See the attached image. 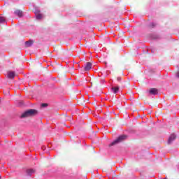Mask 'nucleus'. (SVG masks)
I'll use <instances>...</instances> for the list:
<instances>
[{"label": "nucleus", "mask_w": 179, "mask_h": 179, "mask_svg": "<svg viewBox=\"0 0 179 179\" xmlns=\"http://www.w3.org/2000/svg\"><path fill=\"white\" fill-rule=\"evenodd\" d=\"M38 111L36 109H29L22 113L21 115L22 118H26L27 117H33L36 115Z\"/></svg>", "instance_id": "f257e3e1"}, {"label": "nucleus", "mask_w": 179, "mask_h": 179, "mask_svg": "<svg viewBox=\"0 0 179 179\" xmlns=\"http://www.w3.org/2000/svg\"><path fill=\"white\" fill-rule=\"evenodd\" d=\"M125 138H127V136H125V135L119 136L116 140L113 141L109 145V146H114V145H117V143H120L122 142V141H124Z\"/></svg>", "instance_id": "f03ea898"}, {"label": "nucleus", "mask_w": 179, "mask_h": 179, "mask_svg": "<svg viewBox=\"0 0 179 179\" xmlns=\"http://www.w3.org/2000/svg\"><path fill=\"white\" fill-rule=\"evenodd\" d=\"M7 78H8V79H15V71H8Z\"/></svg>", "instance_id": "7ed1b4c3"}, {"label": "nucleus", "mask_w": 179, "mask_h": 179, "mask_svg": "<svg viewBox=\"0 0 179 179\" xmlns=\"http://www.w3.org/2000/svg\"><path fill=\"white\" fill-rule=\"evenodd\" d=\"M34 44V41L33 40H29L28 41L25 42V47L26 48H28L29 47H31Z\"/></svg>", "instance_id": "20e7f679"}, {"label": "nucleus", "mask_w": 179, "mask_h": 179, "mask_svg": "<svg viewBox=\"0 0 179 179\" xmlns=\"http://www.w3.org/2000/svg\"><path fill=\"white\" fill-rule=\"evenodd\" d=\"M149 93L150 94H152L153 96H155V94H157V93H159V91L156 88H150L149 90Z\"/></svg>", "instance_id": "39448f33"}, {"label": "nucleus", "mask_w": 179, "mask_h": 179, "mask_svg": "<svg viewBox=\"0 0 179 179\" xmlns=\"http://www.w3.org/2000/svg\"><path fill=\"white\" fill-rule=\"evenodd\" d=\"M15 14L18 16V17H22L23 16V11L20 10H16Z\"/></svg>", "instance_id": "423d86ee"}, {"label": "nucleus", "mask_w": 179, "mask_h": 179, "mask_svg": "<svg viewBox=\"0 0 179 179\" xmlns=\"http://www.w3.org/2000/svg\"><path fill=\"white\" fill-rule=\"evenodd\" d=\"M92 69V63L87 62L85 66V71H90Z\"/></svg>", "instance_id": "0eeeda50"}, {"label": "nucleus", "mask_w": 179, "mask_h": 179, "mask_svg": "<svg viewBox=\"0 0 179 179\" xmlns=\"http://www.w3.org/2000/svg\"><path fill=\"white\" fill-rule=\"evenodd\" d=\"M174 139H176V136L174 134H171L168 140V143H171V142L174 141Z\"/></svg>", "instance_id": "6e6552de"}, {"label": "nucleus", "mask_w": 179, "mask_h": 179, "mask_svg": "<svg viewBox=\"0 0 179 179\" xmlns=\"http://www.w3.org/2000/svg\"><path fill=\"white\" fill-rule=\"evenodd\" d=\"M36 171H34V169H27V174L28 176H31V174H34V173H35Z\"/></svg>", "instance_id": "1a4fd4ad"}, {"label": "nucleus", "mask_w": 179, "mask_h": 179, "mask_svg": "<svg viewBox=\"0 0 179 179\" xmlns=\"http://www.w3.org/2000/svg\"><path fill=\"white\" fill-rule=\"evenodd\" d=\"M112 90L113 92V93H118V91L120 90V87H112Z\"/></svg>", "instance_id": "9d476101"}, {"label": "nucleus", "mask_w": 179, "mask_h": 179, "mask_svg": "<svg viewBox=\"0 0 179 179\" xmlns=\"http://www.w3.org/2000/svg\"><path fill=\"white\" fill-rule=\"evenodd\" d=\"M6 20L3 17H0V23H5Z\"/></svg>", "instance_id": "9b49d317"}, {"label": "nucleus", "mask_w": 179, "mask_h": 179, "mask_svg": "<svg viewBox=\"0 0 179 179\" xmlns=\"http://www.w3.org/2000/svg\"><path fill=\"white\" fill-rule=\"evenodd\" d=\"M43 17V15H41V14H38L37 15H36V18L37 19H41Z\"/></svg>", "instance_id": "f8f14e48"}, {"label": "nucleus", "mask_w": 179, "mask_h": 179, "mask_svg": "<svg viewBox=\"0 0 179 179\" xmlns=\"http://www.w3.org/2000/svg\"><path fill=\"white\" fill-rule=\"evenodd\" d=\"M156 27V24L152 22L150 24V27Z\"/></svg>", "instance_id": "ddd939ff"}, {"label": "nucleus", "mask_w": 179, "mask_h": 179, "mask_svg": "<svg viewBox=\"0 0 179 179\" xmlns=\"http://www.w3.org/2000/svg\"><path fill=\"white\" fill-rule=\"evenodd\" d=\"M47 106H48V104H47V103H42L41 104V107H47Z\"/></svg>", "instance_id": "4468645a"}, {"label": "nucleus", "mask_w": 179, "mask_h": 179, "mask_svg": "<svg viewBox=\"0 0 179 179\" xmlns=\"http://www.w3.org/2000/svg\"><path fill=\"white\" fill-rule=\"evenodd\" d=\"M117 80L118 82H121V77H117Z\"/></svg>", "instance_id": "2eb2a0df"}, {"label": "nucleus", "mask_w": 179, "mask_h": 179, "mask_svg": "<svg viewBox=\"0 0 179 179\" xmlns=\"http://www.w3.org/2000/svg\"><path fill=\"white\" fill-rule=\"evenodd\" d=\"M177 77L179 78V72L177 73Z\"/></svg>", "instance_id": "dca6fc26"}, {"label": "nucleus", "mask_w": 179, "mask_h": 179, "mask_svg": "<svg viewBox=\"0 0 179 179\" xmlns=\"http://www.w3.org/2000/svg\"><path fill=\"white\" fill-rule=\"evenodd\" d=\"M0 179H1V176H0Z\"/></svg>", "instance_id": "f3484780"}]
</instances>
